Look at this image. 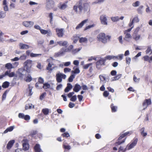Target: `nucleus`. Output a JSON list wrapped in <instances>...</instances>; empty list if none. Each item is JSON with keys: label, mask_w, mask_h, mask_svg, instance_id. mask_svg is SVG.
<instances>
[{"label": "nucleus", "mask_w": 152, "mask_h": 152, "mask_svg": "<svg viewBox=\"0 0 152 152\" xmlns=\"http://www.w3.org/2000/svg\"><path fill=\"white\" fill-rule=\"evenodd\" d=\"M77 3V5H74L73 7V9L76 12H78L77 8L80 12H81L82 10L84 12L90 10V7L89 3L87 2V0H80Z\"/></svg>", "instance_id": "obj_1"}, {"label": "nucleus", "mask_w": 152, "mask_h": 152, "mask_svg": "<svg viewBox=\"0 0 152 152\" xmlns=\"http://www.w3.org/2000/svg\"><path fill=\"white\" fill-rule=\"evenodd\" d=\"M133 133L132 131H128L120 135L118 137V141L115 143L116 145H120L121 144L124 143L126 139V137L121 140V139L126 136H129Z\"/></svg>", "instance_id": "obj_2"}, {"label": "nucleus", "mask_w": 152, "mask_h": 152, "mask_svg": "<svg viewBox=\"0 0 152 152\" xmlns=\"http://www.w3.org/2000/svg\"><path fill=\"white\" fill-rule=\"evenodd\" d=\"M97 38L99 41L103 43H106L107 41H110L111 36L109 35L106 36L105 33H101L97 35Z\"/></svg>", "instance_id": "obj_3"}, {"label": "nucleus", "mask_w": 152, "mask_h": 152, "mask_svg": "<svg viewBox=\"0 0 152 152\" xmlns=\"http://www.w3.org/2000/svg\"><path fill=\"white\" fill-rule=\"evenodd\" d=\"M32 61L30 60H27L23 63V67L24 69L28 72H30L32 66Z\"/></svg>", "instance_id": "obj_4"}, {"label": "nucleus", "mask_w": 152, "mask_h": 152, "mask_svg": "<svg viewBox=\"0 0 152 152\" xmlns=\"http://www.w3.org/2000/svg\"><path fill=\"white\" fill-rule=\"evenodd\" d=\"M140 29V28L139 27H137L135 29L132 35L133 39L136 41L139 40L141 37L140 35L138 34Z\"/></svg>", "instance_id": "obj_5"}, {"label": "nucleus", "mask_w": 152, "mask_h": 152, "mask_svg": "<svg viewBox=\"0 0 152 152\" xmlns=\"http://www.w3.org/2000/svg\"><path fill=\"white\" fill-rule=\"evenodd\" d=\"M133 28V26L130 28H129L127 30H125L124 31V34L125 35V37L124 38V40L126 41H128V39L131 38L132 36L131 35L130 33H128V32H130Z\"/></svg>", "instance_id": "obj_6"}, {"label": "nucleus", "mask_w": 152, "mask_h": 152, "mask_svg": "<svg viewBox=\"0 0 152 152\" xmlns=\"http://www.w3.org/2000/svg\"><path fill=\"white\" fill-rule=\"evenodd\" d=\"M66 76L64 74L61 73H58L56 75V81L58 83H60L62 82V79H65Z\"/></svg>", "instance_id": "obj_7"}, {"label": "nucleus", "mask_w": 152, "mask_h": 152, "mask_svg": "<svg viewBox=\"0 0 152 152\" xmlns=\"http://www.w3.org/2000/svg\"><path fill=\"white\" fill-rule=\"evenodd\" d=\"M137 141L138 139L134 138L131 141L130 144H129L127 145L126 148L129 150L133 148L137 144Z\"/></svg>", "instance_id": "obj_8"}, {"label": "nucleus", "mask_w": 152, "mask_h": 152, "mask_svg": "<svg viewBox=\"0 0 152 152\" xmlns=\"http://www.w3.org/2000/svg\"><path fill=\"white\" fill-rule=\"evenodd\" d=\"M137 141L138 139L134 138L131 141L130 144H129L127 145L126 148L129 150L133 148L137 144Z\"/></svg>", "instance_id": "obj_9"}, {"label": "nucleus", "mask_w": 152, "mask_h": 152, "mask_svg": "<svg viewBox=\"0 0 152 152\" xmlns=\"http://www.w3.org/2000/svg\"><path fill=\"white\" fill-rule=\"evenodd\" d=\"M46 8L47 9L49 10L53 8L55 5V2L53 0H46Z\"/></svg>", "instance_id": "obj_10"}, {"label": "nucleus", "mask_w": 152, "mask_h": 152, "mask_svg": "<svg viewBox=\"0 0 152 152\" xmlns=\"http://www.w3.org/2000/svg\"><path fill=\"white\" fill-rule=\"evenodd\" d=\"M56 35L58 37H62L64 35V28H56Z\"/></svg>", "instance_id": "obj_11"}, {"label": "nucleus", "mask_w": 152, "mask_h": 152, "mask_svg": "<svg viewBox=\"0 0 152 152\" xmlns=\"http://www.w3.org/2000/svg\"><path fill=\"white\" fill-rule=\"evenodd\" d=\"M151 104V99H145L142 103V105L144 107L143 110H145L146 108L149 105Z\"/></svg>", "instance_id": "obj_12"}, {"label": "nucleus", "mask_w": 152, "mask_h": 152, "mask_svg": "<svg viewBox=\"0 0 152 152\" xmlns=\"http://www.w3.org/2000/svg\"><path fill=\"white\" fill-rule=\"evenodd\" d=\"M41 33L43 35L47 34V37H50L52 35V32L50 30L48 29V30H45L42 29L40 30Z\"/></svg>", "instance_id": "obj_13"}, {"label": "nucleus", "mask_w": 152, "mask_h": 152, "mask_svg": "<svg viewBox=\"0 0 152 152\" xmlns=\"http://www.w3.org/2000/svg\"><path fill=\"white\" fill-rule=\"evenodd\" d=\"M18 116L19 118L23 119L27 121L29 120L30 119L29 115H25L24 114L22 113H19Z\"/></svg>", "instance_id": "obj_14"}, {"label": "nucleus", "mask_w": 152, "mask_h": 152, "mask_svg": "<svg viewBox=\"0 0 152 152\" xmlns=\"http://www.w3.org/2000/svg\"><path fill=\"white\" fill-rule=\"evenodd\" d=\"M44 83V80L41 77H40L38 79V82L35 84V86L37 88H41V87L39 85L40 84H43Z\"/></svg>", "instance_id": "obj_15"}, {"label": "nucleus", "mask_w": 152, "mask_h": 152, "mask_svg": "<svg viewBox=\"0 0 152 152\" xmlns=\"http://www.w3.org/2000/svg\"><path fill=\"white\" fill-rule=\"evenodd\" d=\"M33 22L30 21H25L23 22V25L26 27H31L34 25Z\"/></svg>", "instance_id": "obj_16"}, {"label": "nucleus", "mask_w": 152, "mask_h": 152, "mask_svg": "<svg viewBox=\"0 0 152 152\" xmlns=\"http://www.w3.org/2000/svg\"><path fill=\"white\" fill-rule=\"evenodd\" d=\"M88 21V19H86L83 20L75 28V29L77 30L82 28L84 24L87 23Z\"/></svg>", "instance_id": "obj_17"}, {"label": "nucleus", "mask_w": 152, "mask_h": 152, "mask_svg": "<svg viewBox=\"0 0 152 152\" xmlns=\"http://www.w3.org/2000/svg\"><path fill=\"white\" fill-rule=\"evenodd\" d=\"M105 61L104 60V59L103 58L101 60H100L97 61L96 63V67L97 68H99V66L102 65H104L105 64Z\"/></svg>", "instance_id": "obj_18"}, {"label": "nucleus", "mask_w": 152, "mask_h": 152, "mask_svg": "<svg viewBox=\"0 0 152 152\" xmlns=\"http://www.w3.org/2000/svg\"><path fill=\"white\" fill-rule=\"evenodd\" d=\"M67 3L68 1H65L64 3L62 4L61 3H59V6H58V7L61 10H64L67 7Z\"/></svg>", "instance_id": "obj_19"}, {"label": "nucleus", "mask_w": 152, "mask_h": 152, "mask_svg": "<svg viewBox=\"0 0 152 152\" xmlns=\"http://www.w3.org/2000/svg\"><path fill=\"white\" fill-rule=\"evenodd\" d=\"M15 143L14 140H12L10 141L7 145L6 148L8 150L10 149Z\"/></svg>", "instance_id": "obj_20"}, {"label": "nucleus", "mask_w": 152, "mask_h": 152, "mask_svg": "<svg viewBox=\"0 0 152 152\" xmlns=\"http://www.w3.org/2000/svg\"><path fill=\"white\" fill-rule=\"evenodd\" d=\"M100 20L102 24L107 25V18L105 15H102L100 17Z\"/></svg>", "instance_id": "obj_21"}, {"label": "nucleus", "mask_w": 152, "mask_h": 152, "mask_svg": "<svg viewBox=\"0 0 152 152\" xmlns=\"http://www.w3.org/2000/svg\"><path fill=\"white\" fill-rule=\"evenodd\" d=\"M34 150L35 152H41L42 150L40 148V145L38 144H36L34 147Z\"/></svg>", "instance_id": "obj_22"}, {"label": "nucleus", "mask_w": 152, "mask_h": 152, "mask_svg": "<svg viewBox=\"0 0 152 152\" xmlns=\"http://www.w3.org/2000/svg\"><path fill=\"white\" fill-rule=\"evenodd\" d=\"M81 88V86L79 84H76L73 89V91L75 92H77Z\"/></svg>", "instance_id": "obj_23"}, {"label": "nucleus", "mask_w": 152, "mask_h": 152, "mask_svg": "<svg viewBox=\"0 0 152 152\" xmlns=\"http://www.w3.org/2000/svg\"><path fill=\"white\" fill-rule=\"evenodd\" d=\"M72 88V85L70 83H67V86L65 89L64 91L65 92H68Z\"/></svg>", "instance_id": "obj_24"}, {"label": "nucleus", "mask_w": 152, "mask_h": 152, "mask_svg": "<svg viewBox=\"0 0 152 152\" xmlns=\"http://www.w3.org/2000/svg\"><path fill=\"white\" fill-rule=\"evenodd\" d=\"M63 148L65 150H69L71 149V147L67 143H64L63 144Z\"/></svg>", "instance_id": "obj_25"}, {"label": "nucleus", "mask_w": 152, "mask_h": 152, "mask_svg": "<svg viewBox=\"0 0 152 152\" xmlns=\"http://www.w3.org/2000/svg\"><path fill=\"white\" fill-rule=\"evenodd\" d=\"M57 44L59 45L60 46H66L68 44V42L66 41H59L57 42Z\"/></svg>", "instance_id": "obj_26"}, {"label": "nucleus", "mask_w": 152, "mask_h": 152, "mask_svg": "<svg viewBox=\"0 0 152 152\" xmlns=\"http://www.w3.org/2000/svg\"><path fill=\"white\" fill-rule=\"evenodd\" d=\"M29 148V144L28 143L24 142L23 144V148L24 151H27Z\"/></svg>", "instance_id": "obj_27"}, {"label": "nucleus", "mask_w": 152, "mask_h": 152, "mask_svg": "<svg viewBox=\"0 0 152 152\" xmlns=\"http://www.w3.org/2000/svg\"><path fill=\"white\" fill-rule=\"evenodd\" d=\"M10 71H7L5 72V76L8 75L10 77H12L14 76L15 73L14 72L10 73Z\"/></svg>", "instance_id": "obj_28"}, {"label": "nucleus", "mask_w": 152, "mask_h": 152, "mask_svg": "<svg viewBox=\"0 0 152 152\" xmlns=\"http://www.w3.org/2000/svg\"><path fill=\"white\" fill-rule=\"evenodd\" d=\"M28 88L27 90H28V96H31L33 94V92H32V90L33 88V87L31 86L30 85H28Z\"/></svg>", "instance_id": "obj_29"}, {"label": "nucleus", "mask_w": 152, "mask_h": 152, "mask_svg": "<svg viewBox=\"0 0 152 152\" xmlns=\"http://www.w3.org/2000/svg\"><path fill=\"white\" fill-rule=\"evenodd\" d=\"M53 64V63L51 64L49 63L46 67V69L48 70L49 72L51 71L54 69V67L51 68Z\"/></svg>", "instance_id": "obj_30"}, {"label": "nucleus", "mask_w": 152, "mask_h": 152, "mask_svg": "<svg viewBox=\"0 0 152 152\" xmlns=\"http://www.w3.org/2000/svg\"><path fill=\"white\" fill-rule=\"evenodd\" d=\"M145 53L146 54H149L150 55L152 54V50L151 49V45L147 46V49L145 51Z\"/></svg>", "instance_id": "obj_31"}, {"label": "nucleus", "mask_w": 152, "mask_h": 152, "mask_svg": "<svg viewBox=\"0 0 152 152\" xmlns=\"http://www.w3.org/2000/svg\"><path fill=\"white\" fill-rule=\"evenodd\" d=\"M20 48L21 49H27L29 48V46L26 44H21L20 45Z\"/></svg>", "instance_id": "obj_32"}, {"label": "nucleus", "mask_w": 152, "mask_h": 152, "mask_svg": "<svg viewBox=\"0 0 152 152\" xmlns=\"http://www.w3.org/2000/svg\"><path fill=\"white\" fill-rule=\"evenodd\" d=\"M88 39L86 37H82L80 38L79 39V42L80 43H86L87 42Z\"/></svg>", "instance_id": "obj_33"}, {"label": "nucleus", "mask_w": 152, "mask_h": 152, "mask_svg": "<svg viewBox=\"0 0 152 152\" xmlns=\"http://www.w3.org/2000/svg\"><path fill=\"white\" fill-rule=\"evenodd\" d=\"M110 107L112 112H115L116 111L117 107L115 106L113 103H112L110 105Z\"/></svg>", "instance_id": "obj_34"}, {"label": "nucleus", "mask_w": 152, "mask_h": 152, "mask_svg": "<svg viewBox=\"0 0 152 152\" xmlns=\"http://www.w3.org/2000/svg\"><path fill=\"white\" fill-rule=\"evenodd\" d=\"M49 109L47 108L43 109L42 112L45 115H48L49 113Z\"/></svg>", "instance_id": "obj_35"}, {"label": "nucleus", "mask_w": 152, "mask_h": 152, "mask_svg": "<svg viewBox=\"0 0 152 152\" xmlns=\"http://www.w3.org/2000/svg\"><path fill=\"white\" fill-rule=\"evenodd\" d=\"M9 83L7 81H5L4 82L2 85V87L4 88H8L9 86Z\"/></svg>", "instance_id": "obj_36"}, {"label": "nucleus", "mask_w": 152, "mask_h": 152, "mask_svg": "<svg viewBox=\"0 0 152 152\" xmlns=\"http://www.w3.org/2000/svg\"><path fill=\"white\" fill-rule=\"evenodd\" d=\"M14 129V127L13 126H11L7 128L4 132V133H6L8 132H11Z\"/></svg>", "instance_id": "obj_37"}, {"label": "nucleus", "mask_w": 152, "mask_h": 152, "mask_svg": "<svg viewBox=\"0 0 152 152\" xmlns=\"http://www.w3.org/2000/svg\"><path fill=\"white\" fill-rule=\"evenodd\" d=\"M50 87V85L48 83H43V86L42 87L44 89H47L49 88Z\"/></svg>", "instance_id": "obj_38"}, {"label": "nucleus", "mask_w": 152, "mask_h": 152, "mask_svg": "<svg viewBox=\"0 0 152 152\" xmlns=\"http://www.w3.org/2000/svg\"><path fill=\"white\" fill-rule=\"evenodd\" d=\"M144 130L145 128L144 127L142 128L140 130L141 134L144 137H145L147 135V133L144 132Z\"/></svg>", "instance_id": "obj_39"}, {"label": "nucleus", "mask_w": 152, "mask_h": 152, "mask_svg": "<svg viewBox=\"0 0 152 152\" xmlns=\"http://www.w3.org/2000/svg\"><path fill=\"white\" fill-rule=\"evenodd\" d=\"M115 57V56L108 55L105 57L104 59V60H105V61L106 60H110L114 58Z\"/></svg>", "instance_id": "obj_40"}, {"label": "nucleus", "mask_w": 152, "mask_h": 152, "mask_svg": "<svg viewBox=\"0 0 152 152\" xmlns=\"http://www.w3.org/2000/svg\"><path fill=\"white\" fill-rule=\"evenodd\" d=\"M6 13L4 11H1L0 12V18H4L6 16Z\"/></svg>", "instance_id": "obj_41"}, {"label": "nucleus", "mask_w": 152, "mask_h": 152, "mask_svg": "<svg viewBox=\"0 0 152 152\" xmlns=\"http://www.w3.org/2000/svg\"><path fill=\"white\" fill-rule=\"evenodd\" d=\"M41 55V54H35L33 53H31L30 54V56L31 57H37Z\"/></svg>", "instance_id": "obj_42"}, {"label": "nucleus", "mask_w": 152, "mask_h": 152, "mask_svg": "<svg viewBox=\"0 0 152 152\" xmlns=\"http://www.w3.org/2000/svg\"><path fill=\"white\" fill-rule=\"evenodd\" d=\"M37 133V132L36 130H33L31 131V132L30 134V136H31V137H33L34 136L36 135Z\"/></svg>", "instance_id": "obj_43"}, {"label": "nucleus", "mask_w": 152, "mask_h": 152, "mask_svg": "<svg viewBox=\"0 0 152 152\" xmlns=\"http://www.w3.org/2000/svg\"><path fill=\"white\" fill-rule=\"evenodd\" d=\"M92 64V63H90L86 64L84 65L83 66V68L84 69H87Z\"/></svg>", "instance_id": "obj_44"}, {"label": "nucleus", "mask_w": 152, "mask_h": 152, "mask_svg": "<svg viewBox=\"0 0 152 152\" xmlns=\"http://www.w3.org/2000/svg\"><path fill=\"white\" fill-rule=\"evenodd\" d=\"M5 67L8 69H11L12 68V66L11 63H8L5 65Z\"/></svg>", "instance_id": "obj_45"}, {"label": "nucleus", "mask_w": 152, "mask_h": 152, "mask_svg": "<svg viewBox=\"0 0 152 152\" xmlns=\"http://www.w3.org/2000/svg\"><path fill=\"white\" fill-rule=\"evenodd\" d=\"M32 80V78L30 75H28L26 77V79L25 80L26 82H30Z\"/></svg>", "instance_id": "obj_46"}, {"label": "nucleus", "mask_w": 152, "mask_h": 152, "mask_svg": "<svg viewBox=\"0 0 152 152\" xmlns=\"http://www.w3.org/2000/svg\"><path fill=\"white\" fill-rule=\"evenodd\" d=\"M75 78V76L73 75H70V76L69 77L68 79V81L69 82H72L73 80V79Z\"/></svg>", "instance_id": "obj_47"}, {"label": "nucleus", "mask_w": 152, "mask_h": 152, "mask_svg": "<svg viewBox=\"0 0 152 152\" xmlns=\"http://www.w3.org/2000/svg\"><path fill=\"white\" fill-rule=\"evenodd\" d=\"M63 54V53H62V51H61V49L59 52L55 53V56L56 57H58Z\"/></svg>", "instance_id": "obj_48"}, {"label": "nucleus", "mask_w": 152, "mask_h": 152, "mask_svg": "<svg viewBox=\"0 0 152 152\" xmlns=\"http://www.w3.org/2000/svg\"><path fill=\"white\" fill-rule=\"evenodd\" d=\"M80 72V70L78 68H76L74 70L72 71V74H78Z\"/></svg>", "instance_id": "obj_49"}, {"label": "nucleus", "mask_w": 152, "mask_h": 152, "mask_svg": "<svg viewBox=\"0 0 152 152\" xmlns=\"http://www.w3.org/2000/svg\"><path fill=\"white\" fill-rule=\"evenodd\" d=\"M61 136L63 137H69L70 135L67 132H65L61 134Z\"/></svg>", "instance_id": "obj_50"}, {"label": "nucleus", "mask_w": 152, "mask_h": 152, "mask_svg": "<svg viewBox=\"0 0 152 152\" xmlns=\"http://www.w3.org/2000/svg\"><path fill=\"white\" fill-rule=\"evenodd\" d=\"M7 91H6L4 92V93L2 95V100H3L6 99V96H7Z\"/></svg>", "instance_id": "obj_51"}, {"label": "nucleus", "mask_w": 152, "mask_h": 152, "mask_svg": "<svg viewBox=\"0 0 152 152\" xmlns=\"http://www.w3.org/2000/svg\"><path fill=\"white\" fill-rule=\"evenodd\" d=\"M111 19L113 22H116L119 20V18L118 16L112 17Z\"/></svg>", "instance_id": "obj_52"}, {"label": "nucleus", "mask_w": 152, "mask_h": 152, "mask_svg": "<svg viewBox=\"0 0 152 152\" xmlns=\"http://www.w3.org/2000/svg\"><path fill=\"white\" fill-rule=\"evenodd\" d=\"M46 94L45 92L43 93L39 96V99L42 100L45 98V96L46 95Z\"/></svg>", "instance_id": "obj_53"}, {"label": "nucleus", "mask_w": 152, "mask_h": 152, "mask_svg": "<svg viewBox=\"0 0 152 152\" xmlns=\"http://www.w3.org/2000/svg\"><path fill=\"white\" fill-rule=\"evenodd\" d=\"M149 57H149L148 56L146 55L144 56L143 57V58L144 61H148L149 62V61L150 60Z\"/></svg>", "instance_id": "obj_54"}, {"label": "nucleus", "mask_w": 152, "mask_h": 152, "mask_svg": "<svg viewBox=\"0 0 152 152\" xmlns=\"http://www.w3.org/2000/svg\"><path fill=\"white\" fill-rule=\"evenodd\" d=\"M132 21H133V22H134L136 23L139 22V19L137 16L134 17L133 18Z\"/></svg>", "instance_id": "obj_55"}, {"label": "nucleus", "mask_w": 152, "mask_h": 152, "mask_svg": "<svg viewBox=\"0 0 152 152\" xmlns=\"http://www.w3.org/2000/svg\"><path fill=\"white\" fill-rule=\"evenodd\" d=\"M61 51L63 53V54H64L65 52H69V51L67 48H63L61 49Z\"/></svg>", "instance_id": "obj_56"}, {"label": "nucleus", "mask_w": 152, "mask_h": 152, "mask_svg": "<svg viewBox=\"0 0 152 152\" xmlns=\"http://www.w3.org/2000/svg\"><path fill=\"white\" fill-rule=\"evenodd\" d=\"M77 99V96L76 95L73 96L70 99V100L72 102H75Z\"/></svg>", "instance_id": "obj_57"}, {"label": "nucleus", "mask_w": 152, "mask_h": 152, "mask_svg": "<svg viewBox=\"0 0 152 152\" xmlns=\"http://www.w3.org/2000/svg\"><path fill=\"white\" fill-rule=\"evenodd\" d=\"M49 17L50 18V23H52L53 19V13H50L49 15Z\"/></svg>", "instance_id": "obj_58"}, {"label": "nucleus", "mask_w": 152, "mask_h": 152, "mask_svg": "<svg viewBox=\"0 0 152 152\" xmlns=\"http://www.w3.org/2000/svg\"><path fill=\"white\" fill-rule=\"evenodd\" d=\"M99 77L100 80L102 81H103L106 80L105 77L103 75H99Z\"/></svg>", "instance_id": "obj_59"}, {"label": "nucleus", "mask_w": 152, "mask_h": 152, "mask_svg": "<svg viewBox=\"0 0 152 152\" xmlns=\"http://www.w3.org/2000/svg\"><path fill=\"white\" fill-rule=\"evenodd\" d=\"M121 76V75L119 74L116 75L114 77V78L115 80H117L120 79Z\"/></svg>", "instance_id": "obj_60"}, {"label": "nucleus", "mask_w": 152, "mask_h": 152, "mask_svg": "<svg viewBox=\"0 0 152 152\" xmlns=\"http://www.w3.org/2000/svg\"><path fill=\"white\" fill-rule=\"evenodd\" d=\"M81 48H79L78 49H75L72 50V52L74 53H75L79 51L81 49Z\"/></svg>", "instance_id": "obj_61"}, {"label": "nucleus", "mask_w": 152, "mask_h": 152, "mask_svg": "<svg viewBox=\"0 0 152 152\" xmlns=\"http://www.w3.org/2000/svg\"><path fill=\"white\" fill-rule=\"evenodd\" d=\"M109 94V92L107 91H104V92L103 95L104 97H106L108 96Z\"/></svg>", "instance_id": "obj_62"}, {"label": "nucleus", "mask_w": 152, "mask_h": 152, "mask_svg": "<svg viewBox=\"0 0 152 152\" xmlns=\"http://www.w3.org/2000/svg\"><path fill=\"white\" fill-rule=\"evenodd\" d=\"M124 56V55L123 54H120L117 57H115L116 58H118L120 60H121L123 59V57Z\"/></svg>", "instance_id": "obj_63"}, {"label": "nucleus", "mask_w": 152, "mask_h": 152, "mask_svg": "<svg viewBox=\"0 0 152 152\" xmlns=\"http://www.w3.org/2000/svg\"><path fill=\"white\" fill-rule=\"evenodd\" d=\"M139 2L138 1H137L135 2V3H133L132 4V5L134 7H136L138 6L139 5Z\"/></svg>", "instance_id": "obj_64"}]
</instances>
